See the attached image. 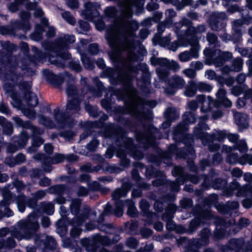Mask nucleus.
I'll return each instance as SVG.
<instances>
[{"label":"nucleus","mask_w":252,"mask_h":252,"mask_svg":"<svg viewBox=\"0 0 252 252\" xmlns=\"http://www.w3.org/2000/svg\"><path fill=\"white\" fill-rule=\"evenodd\" d=\"M222 158L219 153L215 154L213 157V161L210 162L207 159H203L200 161V167L202 170H204L206 167L211 166L219 165L222 161Z\"/></svg>","instance_id":"obj_38"},{"label":"nucleus","mask_w":252,"mask_h":252,"mask_svg":"<svg viewBox=\"0 0 252 252\" xmlns=\"http://www.w3.org/2000/svg\"><path fill=\"white\" fill-rule=\"evenodd\" d=\"M43 30L41 25H36L35 27V31L31 34V38L35 41H40L42 38Z\"/></svg>","instance_id":"obj_54"},{"label":"nucleus","mask_w":252,"mask_h":252,"mask_svg":"<svg viewBox=\"0 0 252 252\" xmlns=\"http://www.w3.org/2000/svg\"><path fill=\"white\" fill-rule=\"evenodd\" d=\"M151 64L153 66L158 65L156 69V72L159 79L164 81L170 74V70L175 72L178 71L180 68V64L173 60H169L166 58H156L154 56L150 59Z\"/></svg>","instance_id":"obj_10"},{"label":"nucleus","mask_w":252,"mask_h":252,"mask_svg":"<svg viewBox=\"0 0 252 252\" xmlns=\"http://www.w3.org/2000/svg\"><path fill=\"white\" fill-rule=\"evenodd\" d=\"M172 218L173 216L172 215H169L167 217H166V215H163L162 219L166 222V228L168 230H174L176 225L175 223L173 222L172 220Z\"/></svg>","instance_id":"obj_60"},{"label":"nucleus","mask_w":252,"mask_h":252,"mask_svg":"<svg viewBox=\"0 0 252 252\" xmlns=\"http://www.w3.org/2000/svg\"><path fill=\"white\" fill-rule=\"evenodd\" d=\"M239 207V204L236 201H228L226 204H218L216 205L217 210L222 214L229 213L230 210L237 209Z\"/></svg>","instance_id":"obj_35"},{"label":"nucleus","mask_w":252,"mask_h":252,"mask_svg":"<svg viewBox=\"0 0 252 252\" xmlns=\"http://www.w3.org/2000/svg\"><path fill=\"white\" fill-rule=\"evenodd\" d=\"M249 185H246L241 187L239 183L234 180L230 184L229 187L224 190V194L227 196H232L234 194L238 197L245 196Z\"/></svg>","instance_id":"obj_22"},{"label":"nucleus","mask_w":252,"mask_h":252,"mask_svg":"<svg viewBox=\"0 0 252 252\" xmlns=\"http://www.w3.org/2000/svg\"><path fill=\"white\" fill-rule=\"evenodd\" d=\"M87 219L86 215L74 217L72 219L71 224L73 228L70 230V235L72 237H78L81 233L82 229L80 226Z\"/></svg>","instance_id":"obj_28"},{"label":"nucleus","mask_w":252,"mask_h":252,"mask_svg":"<svg viewBox=\"0 0 252 252\" xmlns=\"http://www.w3.org/2000/svg\"><path fill=\"white\" fill-rule=\"evenodd\" d=\"M27 197L24 194L15 196L13 194V198L11 202H15L17 205L18 211L21 213L25 211L27 205Z\"/></svg>","instance_id":"obj_37"},{"label":"nucleus","mask_w":252,"mask_h":252,"mask_svg":"<svg viewBox=\"0 0 252 252\" xmlns=\"http://www.w3.org/2000/svg\"><path fill=\"white\" fill-rule=\"evenodd\" d=\"M186 86V81L181 76L175 75L168 80V86L164 88V93L167 95H173L178 90L182 89Z\"/></svg>","instance_id":"obj_20"},{"label":"nucleus","mask_w":252,"mask_h":252,"mask_svg":"<svg viewBox=\"0 0 252 252\" xmlns=\"http://www.w3.org/2000/svg\"><path fill=\"white\" fill-rule=\"evenodd\" d=\"M139 205L143 216L147 218V219L145 220V221L147 223H151L154 218L156 217V214L149 211L150 205L148 201L146 200L142 199L140 201Z\"/></svg>","instance_id":"obj_32"},{"label":"nucleus","mask_w":252,"mask_h":252,"mask_svg":"<svg viewBox=\"0 0 252 252\" xmlns=\"http://www.w3.org/2000/svg\"><path fill=\"white\" fill-rule=\"evenodd\" d=\"M39 229L38 217L34 213H31L25 219L19 220L13 226L10 231V237L6 239L0 238V250L15 248L16 243L14 238L21 241L30 240L37 237Z\"/></svg>","instance_id":"obj_4"},{"label":"nucleus","mask_w":252,"mask_h":252,"mask_svg":"<svg viewBox=\"0 0 252 252\" xmlns=\"http://www.w3.org/2000/svg\"><path fill=\"white\" fill-rule=\"evenodd\" d=\"M38 1L33 0V2H30L26 5V8L29 10H34V15L35 17H42L43 15V11L40 9L37 8L36 3Z\"/></svg>","instance_id":"obj_49"},{"label":"nucleus","mask_w":252,"mask_h":252,"mask_svg":"<svg viewBox=\"0 0 252 252\" xmlns=\"http://www.w3.org/2000/svg\"><path fill=\"white\" fill-rule=\"evenodd\" d=\"M81 59L85 68L88 70H92L94 68V62L88 57L87 55L85 54H81Z\"/></svg>","instance_id":"obj_56"},{"label":"nucleus","mask_w":252,"mask_h":252,"mask_svg":"<svg viewBox=\"0 0 252 252\" xmlns=\"http://www.w3.org/2000/svg\"><path fill=\"white\" fill-rule=\"evenodd\" d=\"M211 230L208 228L203 229L199 233V238L191 240L186 249V252H199L198 249L202 246L208 245L209 243V237ZM204 252H214L211 248L205 250Z\"/></svg>","instance_id":"obj_15"},{"label":"nucleus","mask_w":252,"mask_h":252,"mask_svg":"<svg viewBox=\"0 0 252 252\" xmlns=\"http://www.w3.org/2000/svg\"><path fill=\"white\" fill-rule=\"evenodd\" d=\"M179 117V114L174 107H168L164 112V118L165 120L173 122Z\"/></svg>","instance_id":"obj_41"},{"label":"nucleus","mask_w":252,"mask_h":252,"mask_svg":"<svg viewBox=\"0 0 252 252\" xmlns=\"http://www.w3.org/2000/svg\"><path fill=\"white\" fill-rule=\"evenodd\" d=\"M32 51L34 53V56L31 60L35 64L39 62H43L47 58L45 53L42 52L35 47H32Z\"/></svg>","instance_id":"obj_46"},{"label":"nucleus","mask_w":252,"mask_h":252,"mask_svg":"<svg viewBox=\"0 0 252 252\" xmlns=\"http://www.w3.org/2000/svg\"><path fill=\"white\" fill-rule=\"evenodd\" d=\"M135 136L137 142L145 149L155 145V140L162 137L161 133L153 125L144 126L143 131H136Z\"/></svg>","instance_id":"obj_11"},{"label":"nucleus","mask_w":252,"mask_h":252,"mask_svg":"<svg viewBox=\"0 0 252 252\" xmlns=\"http://www.w3.org/2000/svg\"><path fill=\"white\" fill-rule=\"evenodd\" d=\"M33 158L36 161L42 162V167L45 172H50L52 170V164H58L65 159V156L60 154H56L53 157H47L41 153L34 155Z\"/></svg>","instance_id":"obj_17"},{"label":"nucleus","mask_w":252,"mask_h":252,"mask_svg":"<svg viewBox=\"0 0 252 252\" xmlns=\"http://www.w3.org/2000/svg\"><path fill=\"white\" fill-rule=\"evenodd\" d=\"M38 123L46 127L53 128L56 127L55 124L53 121L49 117H46L43 115H39L38 116Z\"/></svg>","instance_id":"obj_48"},{"label":"nucleus","mask_w":252,"mask_h":252,"mask_svg":"<svg viewBox=\"0 0 252 252\" xmlns=\"http://www.w3.org/2000/svg\"><path fill=\"white\" fill-rule=\"evenodd\" d=\"M146 173H149L152 176H155L156 177L159 176L161 177L160 178L157 179L156 180L152 182L153 185L154 186L159 187L160 186L165 184L166 183H167V182L165 179L164 173L161 171H157L155 173H152V171L150 169H147L146 170Z\"/></svg>","instance_id":"obj_39"},{"label":"nucleus","mask_w":252,"mask_h":252,"mask_svg":"<svg viewBox=\"0 0 252 252\" xmlns=\"http://www.w3.org/2000/svg\"><path fill=\"white\" fill-rule=\"evenodd\" d=\"M173 176H179L175 182L169 181L168 184L170 186L171 191L178 192L180 190V185L183 184L185 182V177L184 176V168L176 166L172 171Z\"/></svg>","instance_id":"obj_23"},{"label":"nucleus","mask_w":252,"mask_h":252,"mask_svg":"<svg viewBox=\"0 0 252 252\" xmlns=\"http://www.w3.org/2000/svg\"><path fill=\"white\" fill-rule=\"evenodd\" d=\"M75 37L73 35H65L59 39V48L62 49H67L69 44H72L75 42Z\"/></svg>","instance_id":"obj_40"},{"label":"nucleus","mask_w":252,"mask_h":252,"mask_svg":"<svg viewBox=\"0 0 252 252\" xmlns=\"http://www.w3.org/2000/svg\"><path fill=\"white\" fill-rule=\"evenodd\" d=\"M234 118L235 123L239 128H246L249 126V117L245 114L234 112Z\"/></svg>","instance_id":"obj_33"},{"label":"nucleus","mask_w":252,"mask_h":252,"mask_svg":"<svg viewBox=\"0 0 252 252\" xmlns=\"http://www.w3.org/2000/svg\"><path fill=\"white\" fill-rule=\"evenodd\" d=\"M208 118L206 115L199 118V122L193 130V136L201 139L203 145L208 146L210 151L215 152L220 149V145L214 143V140L221 142L225 138L226 134L222 131L216 130L210 134L204 132L209 129V126L204 123L207 120Z\"/></svg>","instance_id":"obj_7"},{"label":"nucleus","mask_w":252,"mask_h":252,"mask_svg":"<svg viewBox=\"0 0 252 252\" xmlns=\"http://www.w3.org/2000/svg\"><path fill=\"white\" fill-rule=\"evenodd\" d=\"M138 68L142 72L141 80L137 81L138 85L141 91L145 94L151 93V74L149 72L148 65L145 63H140L138 65Z\"/></svg>","instance_id":"obj_18"},{"label":"nucleus","mask_w":252,"mask_h":252,"mask_svg":"<svg viewBox=\"0 0 252 252\" xmlns=\"http://www.w3.org/2000/svg\"><path fill=\"white\" fill-rule=\"evenodd\" d=\"M31 15L29 12L22 11L19 13V17L22 21L13 20L11 22L9 26L0 27V33L1 34L12 35L15 32L22 29L25 32L29 31L31 29L29 19Z\"/></svg>","instance_id":"obj_12"},{"label":"nucleus","mask_w":252,"mask_h":252,"mask_svg":"<svg viewBox=\"0 0 252 252\" xmlns=\"http://www.w3.org/2000/svg\"><path fill=\"white\" fill-rule=\"evenodd\" d=\"M246 196H250L251 198H246L242 202V205L246 208H249L252 206V185L250 184L248 186V190L247 193L245 195Z\"/></svg>","instance_id":"obj_53"},{"label":"nucleus","mask_w":252,"mask_h":252,"mask_svg":"<svg viewBox=\"0 0 252 252\" xmlns=\"http://www.w3.org/2000/svg\"><path fill=\"white\" fill-rule=\"evenodd\" d=\"M195 100L196 101L198 104L201 103L202 104V106L201 108V111L202 112L206 114L211 111L213 106L212 105H209V103H208V105L207 106H205V103L206 101V100L205 95L204 94H198L196 95ZM207 103H208V102Z\"/></svg>","instance_id":"obj_43"},{"label":"nucleus","mask_w":252,"mask_h":252,"mask_svg":"<svg viewBox=\"0 0 252 252\" xmlns=\"http://www.w3.org/2000/svg\"><path fill=\"white\" fill-rule=\"evenodd\" d=\"M197 81L191 80L188 81V85L185 86L183 94L187 97H193L198 91Z\"/></svg>","instance_id":"obj_36"},{"label":"nucleus","mask_w":252,"mask_h":252,"mask_svg":"<svg viewBox=\"0 0 252 252\" xmlns=\"http://www.w3.org/2000/svg\"><path fill=\"white\" fill-rule=\"evenodd\" d=\"M216 174L213 170H211L208 176H205L204 181L202 183V186L204 187H208L212 183L213 187L215 189H220L223 187L226 184L225 181L220 178L215 179L213 181V177Z\"/></svg>","instance_id":"obj_26"},{"label":"nucleus","mask_w":252,"mask_h":252,"mask_svg":"<svg viewBox=\"0 0 252 252\" xmlns=\"http://www.w3.org/2000/svg\"><path fill=\"white\" fill-rule=\"evenodd\" d=\"M48 189L49 191L51 193L62 195L65 191L66 187L65 185H58L50 187Z\"/></svg>","instance_id":"obj_57"},{"label":"nucleus","mask_w":252,"mask_h":252,"mask_svg":"<svg viewBox=\"0 0 252 252\" xmlns=\"http://www.w3.org/2000/svg\"><path fill=\"white\" fill-rule=\"evenodd\" d=\"M29 139V136L25 132H22L19 137L14 136L13 141L15 143H17L20 147H24L25 146Z\"/></svg>","instance_id":"obj_47"},{"label":"nucleus","mask_w":252,"mask_h":252,"mask_svg":"<svg viewBox=\"0 0 252 252\" xmlns=\"http://www.w3.org/2000/svg\"><path fill=\"white\" fill-rule=\"evenodd\" d=\"M42 74L48 82L52 84L61 85L63 82V77L60 75L54 74L49 69H43Z\"/></svg>","instance_id":"obj_31"},{"label":"nucleus","mask_w":252,"mask_h":252,"mask_svg":"<svg viewBox=\"0 0 252 252\" xmlns=\"http://www.w3.org/2000/svg\"><path fill=\"white\" fill-rule=\"evenodd\" d=\"M216 99H214L211 96H208L207 99L209 105L219 107L222 105L225 107H230L232 102L226 97V91L223 88H220L216 94Z\"/></svg>","instance_id":"obj_19"},{"label":"nucleus","mask_w":252,"mask_h":252,"mask_svg":"<svg viewBox=\"0 0 252 252\" xmlns=\"http://www.w3.org/2000/svg\"><path fill=\"white\" fill-rule=\"evenodd\" d=\"M242 28L237 27H232V30L233 31V39L234 42H238L240 39L242 35Z\"/></svg>","instance_id":"obj_62"},{"label":"nucleus","mask_w":252,"mask_h":252,"mask_svg":"<svg viewBox=\"0 0 252 252\" xmlns=\"http://www.w3.org/2000/svg\"><path fill=\"white\" fill-rule=\"evenodd\" d=\"M193 212L196 217L190 221L187 233L192 234L201 223H204V220H209L213 218L216 226L213 235L214 239L216 241L218 240L225 236L227 223L224 220L218 217H214L209 209H204L199 206H196Z\"/></svg>","instance_id":"obj_6"},{"label":"nucleus","mask_w":252,"mask_h":252,"mask_svg":"<svg viewBox=\"0 0 252 252\" xmlns=\"http://www.w3.org/2000/svg\"><path fill=\"white\" fill-rule=\"evenodd\" d=\"M183 117V122L174 128L173 134L175 141H181L185 144L186 151H179L176 145H170L167 151L162 152L160 154L161 160L165 163H170V159L174 154L178 157L185 158L190 159L194 157V150L192 146L193 139L190 135H186L185 132L188 129V125L195 122V118L194 114L190 112H186Z\"/></svg>","instance_id":"obj_3"},{"label":"nucleus","mask_w":252,"mask_h":252,"mask_svg":"<svg viewBox=\"0 0 252 252\" xmlns=\"http://www.w3.org/2000/svg\"><path fill=\"white\" fill-rule=\"evenodd\" d=\"M104 135L106 138L116 139L117 156L121 159L120 164L123 167H126L129 164V159L126 158L127 154L137 160L143 158L142 152L132 144V139L126 136L121 127L116 128L112 124L106 125Z\"/></svg>","instance_id":"obj_5"},{"label":"nucleus","mask_w":252,"mask_h":252,"mask_svg":"<svg viewBox=\"0 0 252 252\" xmlns=\"http://www.w3.org/2000/svg\"><path fill=\"white\" fill-rule=\"evenodd\" d=\"M42 211L48 215H52L54 212V205L51 202H43L41 204Z\"/></svg>","instance_id":"obj_59"},{"label":"nucleus","mask_w":252,"mask_h":252,"mask_svg":"<svg viewBox=\"0 0 252 252\" xmlns=\"http://www.w3.org/2000/svg\"><path fill=\"white\" fill-rule=\"evenodd\" d=\"M227 17L224 12H214L210 17V27L213 30L223 29L226 26Z\"/></svg>","instance_id":"obj_21"},{"label":"nucleus","mask_w":252,"mask_h":252,"mask_svg":"<svg viewBox=\"0 0 252 252\" xmlns=\"http://www.w3.org/2000/svg\"><path fill=\"white\" fill-rule=\"evenodd\" d=\"M171 38L170 36V34L168 36L162 37H160V36L155 35L153 38V40L155 42L163 47H167L171 41Z\"/></svg>","instance_id":"obj_52"},{"label":"nucleus","mask_w":252,"mask_h":252,"mask_svg":"<svg viewBox=\"0 0 252 252\" xmlns=\"http://www.w3.org/2000/svg\"><path fill=\"white\" fill-rule=\"evenodd\" d=\"M85 6L86 8L85 14L87 17V19L92 20L94 18L99 15L98 9L100 7V4L98 3L88 2L85 3Z\"/></svg>","instance_id":"obj_30"},{"label":"nucleus","mask_w":252,"mask_h":252,"mask_svg":"<svg viewBox=\"0 0 252 252\" xmlns=\"http://www.w3.org/2000/svg\"><path fill=\"white\" fill-rule=\"evenodd\" d=\"M248 150V147L245 139L238 141L232 147L224 145L222 148V152L228 154L226 160L230 164L240 162L252 164V155L245 154Z\"/></svg>","instance_id":"obj_9"},{"label":"nucleus","mask_w":252,"mask_h":252,"mask_svg":"<svg viewBox=\"0 0 252 252\" xmlns=\"http://www.w3.org/2000/svg\"><path fill=\"white\" fill-rule=\"evenodd\" d=\"M204 54L207 56L210 63L216 67H221L226 62L232 58V54L228 51H222L220 49L211 51L206 49Z\"/></svg>","instance_id":"obj_13"},{"label":"nucleus","mask_w":252,"mask_h":252,"mask_svg":"<svg viewBox=\"0 0 252 252\" xmlns=\"http://www.w3.org/2000/svg\"><path fill=\"white\" fill-rule=\"evenodd\" d=\"M24 97L28 106L33 108L38 105V98L35 94L32 92L28 94H26Z\"/></svg>","instance_id":"obj_45"},{"label":"nucleus","mask_w":252,"mask_h":252,"mask_svg":"<svg viewBox=\"0 0 252 252\" xmlns=\"http://www.w3.org/2000/svg\"><path fill=\"white\" fill-rule=\"evenodd\" d=\"M66 94L68 97H72V98H82L80 94L79 91L76 87L71 84H68L66 89Z\"/></svg>","instance_id":"obj_44"},{"label":"nucleus","mask_w":252,"mask_h":252,"mask_svg":"<svg viewBox=\"0 0 252 252\" xmlns=\"http://www.w3.org/2000/svg\"><path fill=\"white\" fill-rule=\"evenodd\" d=\"M243 64V60L240 58H236L232 61L231 67L233 68V71L239 72L242 69Z\"/></svg>","instance_id":"obj_58"},{"label":"nucleus","mask_w":252,"mask_h":252,"mask_svg":"<svg viewBox=\"0 0 252 252\" xmlns=\"http://www.w3.org/2000/svg\"><path fill=\"white\" fill-rule=\"evenodd\" d=\"M238 51L242 56L250 58L246 63L249 66V71L252 72V48H239Z\"/></svg>","instance_id":"obj_42"},{"label":"nucleus","mask_w":252,"mask_h":252,"mask_svg":"<svg viewBox=\"0 0 252 252\" xmlns=\"http://www.w3.org/2000/svg\"><path fill=\"white\" fill-rule=\"evenodd\" d=\"M125 205L127 206L128 207L127 212L128 215L131 217H135L136 215L137 210L134 202L131 200H126L125 201Z\"/></svg>","instance_id":"obj_55"},{"label":"nucleus","mask_w":252,"mask_h":252,"mask_svg":"<svg viewBox=\"0 0 252 252\" xmlns=\"http://www.w3.org/2000/svg\"><path fill=\"white\" fill-rule=\"evenodd\" d=\"M6 62L5 68L7 72L5 73L3 81V89L14 100L16 101L18 98V93L15 89V85L18 84L19 88L24 96L26 94L31 93L32 83L31 82H22L18 83L21 75L27 73L32 75L33 73L32 70L30 72V68L27 64L24 63L27 61V59H23L20 62H18L17 58L10 53L6 56Z\"/></svg>","instance_id":"obj_2"},{"label":"nucleus","mask_w":252,"mask_h":252,"mask_svg":"<svg viewBox=\"0 0 252 252\" xmlns=\"http://www.w3.org/2000/svg\"><path fill=\"white\" fill-rule=\"evenodd\" d=\"M113 213L112 210V206L111 205L107 203L105 205V207L104 208V211L100 216L98 220V229L102 231H104L107 233H111L113 230V226L110 224H102L101 222L103 220V217L105 215H107L108 214Z\"/></svg>","instance_id":"obj_25"},{"label":"nucleus","mask_w":252,"mask_h":252,"mask_svg":"<svg viewBox=\"0 0 252 252\" xmlns=\"http://www.w3.org/2000/svg\"><path fill=\"white\" fill-rule=\"evenodd\" d=\"M136 36L129 37L128 35L116 34L114 32L107 33L106 39L112 48L111 56L117 62L123 63L124 70H117L108 68L105 70L107 77H110L112 84H123L124 92L121 97L125 100V106H118L117 111L121 114H130L140 121H148L152 117L150 110H145V106L150 108L155 107L157 102L154 100H146L138 95L137 91L132 85L131 73L135 71L131 62L138 61V57L134 53Z\"/></svg>","instance_id":"obj_1"},{"label":"nucleus","mask_w":252,"mask_h":252,"mask_svg":"<svg viewBox=\"0 0 252 252\" xmlns=\"http://www.w3.org/2000/svg\"><path fill=\"white\" fill-rule=\"evenodd\" d=\"M24 115L30 119H34L36 117V112L34 110L29 108H25L22 109Z\"/></svg>","instance_id":"obj_64"},{"label":"nucleus","mask_w":252,"mask_h":252,"mask_svg":"<svg viewBox=\"0 0 252 252\" xmlns=\"http://www.w3.org/2000/svg\"><path fill=\"white\" fill-rule=\"evenodd\" d=\"M207 40L211 44H213L215 46H220V43L218 39L217 36L213 33H208L207 34Z\"/></svg>","instance_id":"obj_61"},{"label":"nucleus","mask_w":252,"mask_h":252,"mask_svg":"<svg viewBox=\"0 0 252 252\" xmlns=\"http://www.w3.org/2000/svg\"><path fill=\"white\" fill-rule=\"evenodd\" d=\"M198 91L200 93H209L213 90V86L209 83L203 81H197Z\"/></svg>","instance_id":"obj_51"},{"label":"nucleus","mask_w":252,"mask_h":252,"mask_svg":"<svg viewBox=\"0 0 252 252\" xmlns=\"http://www.w3.org/2000/svg\"><path fill=\"white\" fill-rule=\"evenodd\" d=\"M3 199L0 201V208H4V217H10L14 215L13 212L8 207L13 198V194L7 189L2 191Z\"/></svg>","instance_id":"obj_24"},{"label":"nucleus","mask_w":252,"mask_h":252,"mask_svg":"<svg viewBox=\"0 0 252 252\" xmlns=\"http://www.w3.org/2000/svg\"><path fill=\"white\" fill-rule=\"evenodd\" d=\"M192 25V22L186 17H183L181 21L175 24L174 30L180 41L182 42L184 39V33H183L181 31V28L184 26L189 28Z\"/></svg>","instance_id":"obj_29"},{"label":"nucleus","mask_w":252,"mask_h":252,"mask_svg":"<svg viewBox=\"0 0 252 252\" xmlns=\"http://www.w3.org/2000/svg\"><path fill=\"white\" fill-rule=\"evenodd\" d=\"M82 99L81 97L68 100L64 114L60 112L58 107L53 110L54 118L58 127H72L75 125V122L72 117H77L80 115Z\"/></svg>","instance_id":"obj_8"},{"label":"nucleus","mask_w":252,"mask_h":252,"mask_svg":"<svg viewBox=\"0 0 252 252\" xmlns=\"http://www.w3.org/2000/svg\"><path fill=\"white\" fill-rule=\"evenodd\" d=\"M69 67L76 72H80L82 70V67L78 60H72L68 64Z\"/></svg>","instance_id":"obj_63"},{"label":"nucleus","mask_w":252,"mask_h":252,"mask_svg":"<svg viewBox=\"0 0 252 252\" xmlns=\"http://www.w3.org/2000/svg\"><path fill=\"white\" fill-rule=\"evenodd\" d=\"M131 188L129 183H124L121 188L116 189L112 194V197L115 200V209L112 208V212L117 217H121L123 214V208L125 201L120 200L121 197H126Z\"/></svg>","instance_id":"obj_14"},{"label":"nucleus","mask_w":252,"mask_h":252,"mask_svg":"<svg viewBox=\"0 0 252 252\" xmlns=\"http://www.w3.org/2000/svg\"><path fill=\"white\" fill-rule=\"evenodd\" d=\"M191 48L189 50L183 52L179 54V59L181 62H187L191 59H197L199 56V51L200 50L199 46L190 45Z\"/></svg>","instance_id":"obj_27"},{"label":"nucleus","mask_w":252,"mask_h":252,"mask_svg":"<svg viewBox=\"0 0 252 252\" xmlns=\"http://www.w3.org/2000/svg\"><path fill=\"white\" fill-rule=\"evenodd\" d=\"M81 203V201L79 199H73L71 201V203L70 205V209L71 213L75 215V217L77 216L76 215L79 212ZM84 215L87 216V218L88 217V215L87 214H83V215ZM81 215H83V214L80 215V216ZM78 216H79V215Z\"/></svg>","instance_id":"obj_50"},{"label":"nucleus","mask_w":252,"mask_h":252,"mask_svg":"<svg viewBox=\"0 0 252 252\" xmlns=\"http://www.w3.org/2000/svg\"><path fill=\"white\" fill-rule=\"evenodd\" d=\"M231 251L235 252H244L243 246L244 245V240L243 238L231 239L227 244Z\"/></svg>","instance_id":"obj_34"},{"label":"nucleus","mask_w":252,"mask_h":252,"mask_svg":"<svg viewBox=\"0 0 252 252\" xmlns=\"http://www.w3.org/2000/svg\"><path fill=\"white\" fill-rule=\"evenodd\" d=\"M206 31L205 26L203 24L198 25L196 27L190 26L187 28L184 32V39L188 44H183L184 46L189 45H199V35Z\"/></svg>","instance_id":"obj_16"}]
</instances>
